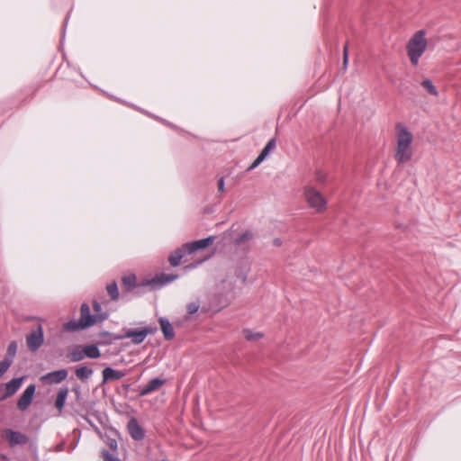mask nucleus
Listing matches in <instances>:
<instances>
[{"mask_svg":"<svg viewBox=\"0 0 461 461\" xmlns=\"http://www.w3.org/2000/svg\"><path fill=\"white\" fill-rule=\"evenodd\" d=\"M396 131L397 143L395 146L394 158L399 164H404L412 158L411 146L413 140V135L402 122L396 124Z\"/></svg>","mask_w":461,"mask_h":461,"instance_id":"obj_1","label":"nucleus"},{"mask_svg":"<svg viewBox=\"0 0 461 461\" xmlns=\"http://www.w3.org/2000/svg\"><path fill=\"white\" fill-rule=\"evenodd\" d=\"M426 32L424 30L417 31L409 40L406 50L411 63L413 66L419 64V60L427 49Z\"/></svg>","mask_w":461,"mask_h":461,"instance_id":"obj_2","label":"nucleus"},{"mask_svg":"<svg viewBox=\"0 0 461 461\" xmlns=\"http://www.w3.org/2000/svg\"><path fill=\"white\" fill-rule=\"evenodd\" d=\"M94 325L95 319L90 316V307L88 303H84L80 307V318L64 323L63 329L67 331H78L86 330Z\"/></svg>","mask_w":461,"mask_h":461,"instance_id":"obj_3","label":"nucleus"},{"mask_svg":"<svg viewBox=\"0 0 461 461\" xmlns=\"http://www.w3.org/2000/svg\"><path fill=\"white\" fill-rule=\"evenodd\" d=\"M304 196L310 207L321 212L325 209L327 201L323 195L312 186H306L304 188Z\"/></svg>","mask_w":461,"mask_h":461,"instance_id":"obj_4","label":"nucleus"},{"mask_svg":"<svg viewBox=\"0 0 461 461\" xmlns=\"http://www.w3.org/2000/svg\"><path fill=\"white\" fill-rule=\"evenodd\" d=\"M2 437L8 440L11 447L25 445L29 441V438L26 434L12 429H5L3 431Z\"/></svg>","mask_w":461,"mask_h":461,"instance_id":"obj_5","label":"nucleus"},{"mask_svg":"<svg viewBox=\"0 0 461 461\" xmlns=\"http://www.w3.org/2000/svg\"><path fill=\"white\" fill-rule=\"evenodd\" d=\"M44 341V333L43 329L41 324H39L36 330H32L26 338L27 347L28 348L35 352L37 351Z\"/></svg>","mask_w":461,"mask_h":461,"instance_id":"obj_6","label":"nucleus"},{"mask_svg":"<svg viewBox=\"0 0 461 461\" xmlns=\"http://www.w3.org/2000/svg\"><path fill=\"white\" fill-rule=\"evenodd\" d=\"M35 392L36 385L34 384H32L25 388L17 402V409L19 411H25L30 407L33 401Z\"/></svg>","mask_w":461,"mask_h":461,"instance_id":"obj_7","label":"nucleus"},{"mask_svg":"<svg viewBox=\"0 0 461 461\" xmlns=\"http://www.w3.org/2000/svg\"><path fill=\"white\" fill-rule=\"evenodd\" d=\"M177 278L178 275L161 273L160 275H157L151 279H146L145 285H149L153 286L154 289H158L167 284H170Z\"/></svg>","mask_w":461,"mask_h":461,"instance_id":"obj_8","label":"nucleus"},{"mask_svg":"<svg viewBox=\"0 0 461 461\" xmlns=\"http://www.w3.org/2000/svg\"><path fill=\"white\" fill-rule=\"evenodd\" d=\"M127 429L132 439L141 441L144 439L146 433L144 429L140 425L138 420L134 417L131 418L127 424Z\"/></svg>","mask_w":461,"mask_h":461,"instance_id":"obj_9","label":"nucleus"},{"mask_svg":"<svg viewBox=\"0 0 461 461\" xmlns=\"http://www.w3.org/2000/svg\"><path fill=\"white\" fill-rule=\"evenodd\" d=\"M214 239V236H209L201 240L185 243V247L187 248V254H192L197 250L207 249L212 244Z\"/></svg>","mask_w":461,"mask_h":461,"instance_id":"obj_10","label":"nucleus"},{"mask_svg":"<svg viewBox=\"0 0 461 461\" xmlns=\"http://www.w3.org/2000/svg\"><path fill=\"white\" fill-rule=\"evenodd\" d=\"M68 371L65 368L47 373L41 376V381L50 384H59L68 377Z\"/></svg>","mask_w":461,"mask_h":461,"instance_id":"obj_11","label":"nucleus"},{"mask_svg":"<svg viewBox=\"0 0 461 461\" xmlns=\"http://www.w3.org/2000/svg\"><path fill=\"white\" fill-rule=\"evenodd\" d=\"M166 383V379L160 377H155L149 380L145 385H143L139 393V396L148 395L159 387H161Z\"/></svg>","mask_w":461,"mask_h":461,"instance_id":"obj_12","label":"nucleus"},{"mask_svg":"<svg viewBox=\"0 0 461 461\" xmlns=\"http://www.w3.org/2000/svg\"><path fill=\"white\" fill-rule=\"evenodd\" d=\"M161 331L166 340H171L175 338V330L172 323L166 317H160L158 319Z\"/></svg>","mask_w":461,"mask_h":461,"instance_id":"obj_13","label":"nucleus"},{"mask_svg":"<svg viewBox=\"0 0 461 461\" xmlns=\"http://www.w3.org/2000/svg\"><path fill=\"white\" fill-rule=\"evenodd\" d=\"M122 339H131V342L135 345H139L145 340V336L142 329L132 330L128 329L123 334H122Z\"/></svg>","mask_w":461,"mask_h":461,"instance_id":"obj_14","label":"nucleus"},{"mask_svg":"<svg viewBox=\"0 0 461 461\" xmlns=\"http://www.w3.org/2000/svg\"><path fill=\"white\" fill-rule=\"evenodd\" d=\"M122 283L127 292H131L136 288L147 285H145V281L140 284H137V277L134 274L123 276L122 277Z\"/></svg>","mask_w":461,"mask_h":461,"instance_id":"obj_15","label":"nucleus"},{"mask_svg":"<svg viewBox=\"0 0 461 461\" xmlns=\"http://www.w3.org/2000/svg\"><path fill=\"white\" fill-rule=\"evenodd\" d=\"M98 338L100 339V340L98 341V344L100 346H108L113 344L116 340L122 339V334H114L106 330L100 331L98 333Z\"/></svg>","mask_w":461,"mask_h":461,"instance_id":"obj_16","label":"nucleus"},{"mask_svg":"<svg viewBox=\"0 0 461 461\" xmlns=\"http://www.w3.org/2000/svg\"><path fill=\"white\" fill-rule=\"evenodd\" d=\"M187 254V248L185 247V243L175 249L168 257V261L173 267L179 266L182 258Z\"/></svg>","mask_w":461,"mask_h":461,"instance_id":"obj_17","label":"nucleus"},{"mask_svg":"<svg viewBox=\"0 0 461 461\" xmlns=\"http://www.w3.org/2000/svg\"><path fill=\"white\" fill-rule=\"evenodd\" d=\"M103 384H105L111 380H119L122 378L125 374L120 370L113 369V367L107 366L103 369Z\"/></svg>","mask_w":461,"mask_h":461,"instance_id":"obj_18","label":"nucleus"},{"mask_svg":"<svg viewBox=\"0 0 461 461\" xmlns=\"http://www.w3.org/2000/svg\"><path fill=\"white\" fill-rule=\"evenodd\" d=\"M24 377H14L3 385L5 391L10 395H14L22 386Z\"/></svg>","mask_w":461,"mask_h":461,"instance_id":"obj_19","label":"nucleus"},{"mask_svg":"<svg viewBox=\"0 0 461 461\" xmlns=\"http://www.w3.org/2000/svg\"><path fill=\"white\" fill-rule=\"evenodd\" d=\"M68 396V388L67 386H64L59 390L55 400V407L59 412L63 411Z\"/></svg>","mask_w":461,"mask_h":461,"instance_id":"obj_20","label":"nucleus"},{"mask_svg":"<svg viewBox=\"0 0 461 461\" xmlns=\"http://www.w3.org/2000/svg\"><path fill=\"white\" fill-rule=\"evenodd\" d=\"M17 348H18V346H17L16 341L14 340L9 343L6 355L5 356V357L3 359L4 362H5V363L7 362L9 366H11L14 362V357L17 352Z\"/></svg>","mask_w":461,"mask_h":461,"instance_id":"obj_21","label":"nucleus"},{"mask_svg":"<svg viewBox=\"0 0 461 461\" xmlns=\"http://www.w3.org/2000/svg\"><path fill=\"white\" fill-rule=\"evenodd\" d=\"M98 346H100L98 343L84 346L83 352L86 354V357L93 359L99 358L101 357V351Z\"/></svg>","mask_w":461,"mask_h":461,"instance_id":"obj_22","label":"nucleus"},{"mask_svg":"<svg viewBox=\"0 0 461 461\" xmlns=\"http://www.w3.org/2000/svg\"><path fill=\"white\" fill-rule=\"evenodd\" d=\"M94 373V370L86 366H81L75 370L76 376L82 382L87 380Z\"/></svg>","mask_w":461,"mask_h":461,"instance_id":"obj_23","label":"nucleus"},{"mask_svg":"<svg viewBox=\"0 0 461 461\" xmlns=\"http://www.w3.org/2000/svg\"><path fill=\"white\" fill-rule=\"evenodd\" d=\"M83 351L84 346H77L76 348L68 353V357L71 362H79L86 357V354Z\"/></svg>","mask_w":461,"mask_h":461,"instance_id":"obj_24","label":"nucleus"},{"mask_svg":"<svg viewBox=\"0 0 461 461\" xmlns=\"http://www.w3.org/2000/svg\"><path fill=\"white\" fill-rule=\"evenodd\" d=\"M254 239V233L251 230H246L242 232L239 237L234 240L235 246H241L243 243L247 241H250Z\"/></svg>","mask_w":461,"mask_h":461,"instance_id":"obj_25","label":"nucleus"},{"mask_svg":"<svg viewBox=\"0 0 461 461\" xmlns=\"http://www.w3.org/2000/svg\"><path fill=\"white\" fill-rule=\"evenodd\" d=\"M106 291L110 295L112 301L116 302L119 300L120 294L116 281H113L112 283L108 284L106 285Z\"/></svg>","mask_w":461,"mask_h":461,"instance_id":"obj_26","label":"nucleus"},{"mask_svg":"<svg viewBox=\"0 0 461 461\" xmlns=\"http://www.w3.org/2000/svg\"><path fill=\"white\" fill-rule=\"evenodd\" d=\"M276 147V138L270 139L266 146L263 148V149L260 151L259 154L262 155V158H267L268 154Z\"/></svg>","mask_w":461,"mask_h":461,"instance_id":"obj_27","label":"nucleus"},{"mask_svg":"<svg viewBox=\"0 0 461 461\" xmlns=\"http://www.w3.org/2000/svg\"><path fill=\"white\" fill-rule=\"evenodd\" d=\"M421 86L432 95L437 96L438 95L437 87L434 86L433 82L429 78H426L421 82Z\"/></svg>","mask_w":461,"mask_h":461,"instance_id":"obj_28","label":"nucleus"},{"mask_svg":"<svg viewBox=\"0 0 461 461\" xmlns=\"http://www.w3.org/2000/svg\"><path fill=\"white\" fill-rule=\"evenodd\" d=\"M244 335L246 339L249 341H254L261 339L263 334L260 332H253L251 330L246 329L244 330Z\"/></svg>","mask_w":461,"mask_h":461,"instance_id":"obj_29","label":"nucleus"},{"mask_svg":"<svg viewBox=\"0 0 461 461\" xmlns=\"http://www.w3.org/2000/svg\"><path fill=\"white\" fill-rule=\"evenodd\" d=\"M105 443L111 448L112 451L115 452L118 448V443L115 438L109 435L105 436Z\"/></svg>","mask_w":461,"mask_h":461,"instance_id":"obj_30","label":"nucleus"},{"mask_svg":"<svg viewBox=\"0 0 461 461\" xmlns=\"http://www.w3.org/2000/svg\"><path fill=\"white\" fill-rule=\"evenodd\" d=\"M101 454H102V456L104 457V461H121V459L118 456L110 453L106 449H103Z\"/></svg>","mask_w":461,"mask_h":461,"instance_id":"obj_31","label":"nucleus"},{"mask_svg":"<svg viewBox=\"0 0 461 461\" xmlns=\"http://www.w3.org/2000/svg\"><path fill=\"white\" fill-rule=\"evenodd\" d=\"M199 308H200V304L195 302L189 303L186 305L187 313L189 315H193V314L196 313L198 312Z\"/></svg>","mask_w":461,"mask_h":461,"instance_id":"obj_32","label":"nucleus"},{"mask_svg":"<svg viewBox=\"0 0 461 461\" xmlns=\"http://www.w3.org/2000/svg\"><path fill=\"white\" fill-rule=\"evenodd\" d=\"M90 316L94 317L95 324H96L98 322H103L104 321H105L108 318L109 314L107 312H99L96 314H92L90 312Z\"/></svg>","mask_w":461,"mask_h":461,"instance_id":"obj_33","label":"nucleus"},{"mask_svg":"<svg viewBox=\"0 0 461 461\" xmlns=\"http://www.w3.org/2000/svg\"><path fill=\"white\" fill-rule=\"evenodd\" d=\"M266 159V158H262V155L261 154H258V156L257 157V158L253 161V163L249 167L248 170H252L254 168H256L257 167H258L264 160Z\"/></svg>","mask_w":461,"mask_h":461,"instance_id":"obj_34","label":"nucleus"},{"mask_svg":"<svg viewBox=\"0 0 461 461\" xmlns=\"http://www.w3.org/2000/svg\"><path fill=\"white\" fill-rule=\"evenodd\" d=\"M266 159V158H262V155L261 154H258V156L257 157V158L253 161V163L249 167L248 170H252L254 168H256L257 167H258L264 160Z\"/></svg>","mask_w":461,"mask_h":461,"instance_id":"obj_35","label":"nucleus"},{"mask_svg":"<svg viewBox=\"0 0 461 461\" xmlns=\"http://www.w3.org/2000/svg\"><path fill=\"white\" fill-rule=\"evenodd\" d=\"M266 159V158H262V155L261 154H258V156L257 157V158L253 161V163L249 167L248 170H252L254 168H256L257 167H258L264 160Z\"/></svg>","mask_w":461,"mask_h":461,"instance_id":"obj_36","label":"nucleus"},{"mask_svg":"<svg viewBox=\"0 0 461 461\" xmlns=\"http://www.w3.org/2000/svg\"><path fill=\"white\" fill-rule=\"evenodd\" d=\"M266 159V158H262V155L261 154H258V156L257 157V158L253 161V163L249 167L248 170H252L254 168H256L257 167H258L264 160Z\"/></svg>","mask_w":461,"mask_h":461,"instance_id":"obj_37","label":"nucleus"},{"mask_svg":"<svg viewBox=\"0 0 461 461\" xmlns=\"http://www.w3.org/2000/svg\"><path fill=\"white\" fill-rule=\"evenodd\" d=\"M142 330H143L145 338H147L148 335L156 333L158 330V328L156 326H153V327L149 326V327L142 328Z\"/></svg>","mask_w":461,"mask_h":461,"instance_id":"obj_38","label":"nucleus"},{"mask_svg":"<svg viewBox=\"0 0 461 461\" xmlns=\"http://www.w3.org/2000/svg\"><path fill=\"white\" fill-rule=\"evenodd\" d=\"M348 63V45L346 44L343 48V64L347 68Z\"/></svg>","mask_w":461,"mask_h":461,"instance_id":"obj_39","label":"nucleus"},{"mask_svg":"<svg viewBox=\"0 0 461 461\" xmlns=\"http://www.w3.org/2000/svg\"><path fill=\"white\" fill-rule=\"evenodd\" d=\"M7 362L0 361V377L9 369Z\"/></svg>","mask_w":461,"mask_h":461,"instance_id":"obj_40","label":"nucleus"},{"mask_svg":"<svg viewBox=\"0 0 461 461\" xmlns=\"http://www.w3.org/2000/svg\"><path fill=\"white\" fill-rule=\"evenodd\" d=\"M225 187L224 176H221L218 180V192L222 193Z\"/></svg>","mask_w":461,"mask_h":461,"instance_id":"obj_41","label":"nucleus"},{"mask_svg":"<svg viewBox=\"0 0 461 461\" xmlns=\"http://www.w3.org/2000/svg\"><path fill=\"white\" fill-rule=\"evenodd\" d=\"M8 397H11L3 388V385H0V402L5 401Z\"/></svg>","mask_w":461,"mask_h":461,"instance_id":"obj_42","label":"nucleus"},{"mask_svg":"<svg viewBox=\"0 0 461 461\" xmlns=\"http://www.w3.org/2000/svg\"><path fill=\"white\" fill-rule=\"evenodd\" d=\"M75 413H77V415H79L83 420H85L86 422L92 424L91 420L88 419V416L86 414H84L81 412L80 410L78 409H76L75 410Z\"/></svg>","mask_w":461,"mask_h":461,"instance_id":"obj_43","label":"nucleus"},{"mask_svg":"<svg viewBox=\"0 0 461 461\" xmlns=\"http://www.w3.org/2000/svg\"><path fill=\"white\" fill-rule=\"evenodd\" d=\"M93 308H94V311L96 312L97 313L101 312V310H102V305L99 302L97 301H94L93 303Z\"/></svg>","mask_w":461,"mask_h":461,"instance_id":"obj_44","label":"nucleus"},{"mask_svg":"<svg viewBox=\"0 0 461 461\" xmlns=\"http://www.w3.org/2000/svg\"><path fill=\"white\" fill-rule=\"evenodd\" d=\"M273 244L275 246L280 247L282 245V240L279 238H276L273 240Z\"/></svg>","mask_w":461,"mask_h":461,"instance_id":"obj_45","label":"nucleus"},{"mask_svg":"<svg viewBox=\"0 0 461 461\" xmlns=\"http://www.w3.org/2000/svg\"><path fill=\"white\" fill-rule=\"evenodd\" d=\"M0 459L3 461H9V457L5 454H0Z\"/></svg>","mask_w":461,"mask_h":461,"instance_id":"obj_46","label":"nucleus"},{"mask_svg":"<svg viewBox=\"0 0 461 461\" xmlns=\"http://www.w3.org/2000/svg\"><path fill=\"white\" fill-rule=\"evenodd\" d=\"M31 450L36 454L37 453V445L36 444H32L31 445Z\"/></svg>","mask_w":461,"mask_h":461,"instance_id":"obj_47","label":"nucleus"},{"mask_svg":"<svg viewBox=\"0 0 461 461\" xmlns=\"http://www.w3.org/2000/svg\"><path fill=\"white\" fill-rule=\"evenodd\" d=\"M68 20V16H67V17L65 18V22H64V24H63V28H64V30H65V29H66V27H67Z\"/></svg>","mask_w":461,"mask_h":461,"instance_id":"obj_48","label":"nucleus"},{"mask_svg":"<svg viewBox=\"0 0 461 461\" xmlns=\"http://www.w3.org/2000/svg\"><path fill=\"white\" fill-rule=\"evenodd\" d=\"M75 391H76V393L77 394V400H79V398H80V392H79L78 389H75Z\"/></svg>","mask_w":461,"mask_h":461,"instance_id":"obj_49","label":"nucleus"},{"mask_svg":"<svg viewBox=\"0 0 461 461\" xmlns=\"http://www.w3.org/2000/svg\"><path fill=\"white\" fill-rule=\"evenodd\" d=\"M165 123H167L169 126H173L170 122H167L165 120H162Z\"/></svg>","mask_w":461,"mask_h":461,"instance_id":"obj_50","label":"nucleus"},{"mask_svg":"<svg viewBox=\"0 0 461 461\" xmlns=\"http://www.w3.org/2000/svg\"><path fill=\"white\" fill-rule=\"evenodd\" d=\"M124 387L128 389L130 387V384H125Z\"/></svg>","mask_w":461,"mask_h":461,"instance_id":"obj_51","label":"nucleus"},{"mask_svg":"<svg viewBox=\"0 0 461 461\" xmlns=\"http://www.w3.org/2000/svg\"><path fill=\"white\" fill-rule=\"evenodd\" d=\"M319 180H321V182H323L322 176H320Z\"/></svg>","mask_w":461,"mask_h":461,"instance_id":"obj_52","label":"nucleus"},{"mask_svg":"<svg viewBox=\"0 0 461 461\" xmlns=\"http://www.w3.org/2000/svg\"><path fill=\"white\" fill-rule=\"evenodd\" d=\"M319 180H321V182H323L322 176H320Z\"/></svg>","mask_w":461,"mask_h":461,"instance_id":"obj_53","label":"nucleus"},{"mask_svg":"<svg viewBox=\"0 0 461 461\" xmlns=\"http://www.w3.org/2000/svg\"><path fill=\"white\" fill-rule=\"evenodd\" d=\"M319 180H321V182H323L322 176H320Z\"/></svg>","mask_w":461,"mask_h":461,"instance_id":"obj_54","label":"nucleus"}]
</instances>
